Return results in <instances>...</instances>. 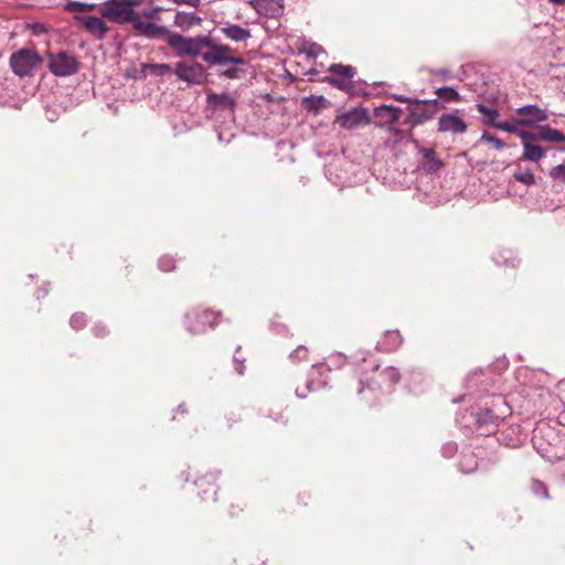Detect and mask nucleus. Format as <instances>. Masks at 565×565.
Masks as SVG:
<instances>
[{"label": "nucleus", "mask_w": 565, "mask_h": 565, "mask_svg": "<svg viewBox=\"0 0 565 565\" xmlns=\"http://www.w3.org/2000/svg\"><path fill=\"white\" fill-rule=\"evenodd\" d=\"M168 46L174 51L177 57H200L209 67L226 66V61L232 56V47L221 43L211 32L184 36L172 31L168 39Z\"/></svg>", "instance_id": "f257e3e1"}, {"label": "nucleus", "mask_w": 565, "mask_h": 565, "mask_svg": "<svg viewBox=\"0 0 565 565\" xmlns=\"http://www.w3.org/2000/svg\"><path fill=\"white\" fill-rule=\"evenodd\" d=\"M102 17L118 24L131 23L136 34L147 40H164L168 44V39L172 34V31L166 25L143 21L140 14L136 10L127 8L122 0H106Z\"/></svg>", "instance_id": "f03ea898"}, {"label": "nucleus", "mask_w": 565, "mask_h": 565, "mask_svg": "<svg viewBox=\"0 0 565 565\" xmlns=\"http://www.w3.org/2000/svg\"><path fill=\"white\" fill-rule=\"evenodd\" d=\"M534 447L543 458L551 462L562 460L565 457L563 436L553 427L541 424L534 430Z\"/></svg>", "instance_id": "7ed1b4c3"}, {"label": "nucleus", "mask_w": 565, "mask_h": 565, "mask_svg": "<svg viewBox=\"0 0 565 565\" xmlns=\"http://www.w3.org/2000/svg\"><path fill=\"white\" fill-rule=\"evenodd\" d=\"M445 108L446 106L438 99H420L414 97L406 107L407 115L404 119V124L414 129L431 120L438 111Z\"/></svg>", "instance_id": "20e7f679"}, {"label": "nucleus", "mask_w": 565, "mask_h": 565, "mask_svg": "<svg viewBox=\"0 0 565 565\" xmlns=\"http://www.w3.org/2000/svg\"><path fill=\"white\" fill-rule=\"evenodd\" d=\"M237 102L228 93H210L206 95V111L212 116H221L225 120L234 121Z\"/></svg>", "instance_id": "39448f33"}, {"label": "nucleus", "mask_w": 565, "mask_h": 565, "mask_svg": "<svg viewBox=\"0 0 565 565\" xmlns=\"http://www.w3.org/2000/svg\"><path fill=\"white\" fill-rule=\"evenodd\" d=\"M41 63V55L31 49H21L10 57V67L19 77L33 75Z\"/></svg>", "instance_id": "423d86ee"}, {"label": "nucleus", "mask_w": 565, "mask_h": 565, "mask_svg": "<svg viewBox=\"0 0 565 565\" xmlns=\"http://www.w3.org/2000/svg\"><path fill=\"white\" fill-rule=\"evenodd\" d=\"M173 74L188 85H202L206 82V72L203 64L198 61H179L174 64Z\"/></svg>", "instance_id": "0eeeda50"}, {"label": "nucleus", "mask_w": 565, "mask_h": 565, "mask_svg": "<svg viewBox=\"0 0 565 565\" xmlns=\"http://www.w3.org/2000/svg\"><path fill=\"white\" fill-rule=\"evenodd\" d=\"M218 312L211 310H192L184 316L185 329L192 334H200L217 324Z\"/></svg>", "instance_id": "6e6552de"}, {"label": "nucleus", "mask_w": 565, "mask_h": 565, "mask_svg": "<svg viewBox=\"0 0 565 565\" xmlns=\"http://www.w3.org/2000/svg\"><path fill=\"white\" fill-rule=\"evenodd\" d=\"M79 63L77 58L65 51L51 53L47 57V67L51 73L58 77L71 76L78 71Z\"/></svg>", "instance_id": "1a4fd4ad"}, {"label": "nucleus", "mask_w": 565, "mask_h": 565, "mask_svg": "<svg viewBox=\"0 0 565 565\" xmlns=\"http://www.w3.org/2000/svg\"><path fill=\"white\" fill-rule=\"evenodd\" d=\"M468 417L478 430L482 434H491L497 428L498 416H494L490 408H480L477 412L470 411L462 414V418Z\"/></svg>", "instance_id": "9d476101"}, {"label": "nucleus", "mask_w": 565, "mask_h": 565, "mask_svg": "<svg viewBox=\"0 0 565 565\" xmlns=\"http://www.w3.org/2000/svg\"><path fill=\"white\" fill-rule=\"evenodd\" d=\"M335 122L343 129H353L370 124L371 117L366 108L354 107L338 115Z\"/></svg>", "instance_id": "9b49d317"}, {"label": "nucleus", "mask_w": 565, "mask_h": 565, "mask_svg": "<svg viewBox=\"0 0 565 565\" xmlns=\"http://www.w3.org/2000/svg\"><path fill=\"white\" fill-rule=\"evenodd\" d=\"M520 139L523 146L522 160L537 162L543 158L547 148H543L536 143L537 141L533 131H521Z\"/></svg>", "instance_id": "f8f14e48"}, {"label": "nucleus", "mask_w": 565, "mask_h": 565, "mask_svg": "<svg viewBox=\"0 0 565 565\" xmlns=\"http://www.w3.org/2000/svg\"><path fill=\"white\" fill-rule=\"evenodd\" d=\"M466 121L457 114V111L445 113L438 118L437 131L441 134L462 135L467 131Z\"/></svg>", "instance_id": "ddd939ff"}, {"label": "nucleus", "mask_w": 565, "mask_h": 565, "mask_svg": "<svg viewBox=\"0 0 565 565\" xmlns=\"http://www.w3.org/2000/svg\"><path fill=\"white\" fill-rule=\"evenodd\" d=\"M247 65L248 62L244 57L233 55L226 61V66H222L216 75L226 79H243L247 75L245 68Z\"/></svg>", "instance_id": "4468645a"}, {"label": "nucleus", "mask_w": 565, "mask_h": 565, "mask_svg": "<svg viewBox=\"0 0 565 565\" xmlns=\"http://www.w3.org/2000/svg\"><path fill=\"white\" fill-rule=\"evenodd\" d=\"M526 437L520 425H509L498 430L497 440L508 448H518L523 445Z\"/></svg>", "instance_id": "2eb2a0df"}, {"label": "nucleus", "mask_w": 565, "mask_h": 565, "mask_svg": "<svg viewBox=\"0 0 565 565\" xmlns=\"http://www.w3.org/2000/svg\"><path fill=\"white\" fill-rule=\"evenodd\" d=\"M515 111L519 116V124L522 127H534L547 119L545 109L540 108L537 105H525L516 108Z\"/></svg>", "instance_id": "dca6fc26"}, {"label": "nucleus", "mask_w": 565, "mask_h": 565, "mask_svg": "<svg viewBox=\"0 0 565 565\" xmlns=\"http://www.w3.org/2000/svg\"><path fill=\"white\" fill-rule=\"evenodd\" d=\"M74 19L97 40H104L109 30L103 17L76 14Z\"/></svg>", "instance_id": "f3484780"}, {"label": "nucleus", "mask_w": 565, "mask_h": 565, "mask_svg": "<svg viewBox=\"0 0 565 565\" xmlns=\"http://www.w3.org/2000/svg\"><path fill=\"white\" fill-rule=\"evenodd\" d=\"M416 148L418 149V154L420 156L418 168L426 174L437 173L444 163L438 158L436 150L433 148H425L419 146Z\"/></svg>", "instance_id": "a211bd4d"}, {"label": "nucleus", "mask_w": 565, "mask_h": 565, "mask_svg": "<svg viewBox=\"0 0 565 565\" xmlns=\"http://www.w3.org/2000/svg\"><path fill=\"white\" fill-rule=\"evenodd\" d=\"M250 6L257 13L268 18H277L284 12L282 0H250Z\"/></svg>", "instance_id": "6ab92c4d"}, {"label": "nucleus", "mask_w": 565, "mask_h": 565, "mask_svg": "<svg viewBox=\"0 0 565 565\" xmlns=\"http://www.w3.org/2000/svg\"><path fill=\"white\" fill-rule=\"evenodd\" d=\"M403 109L397 106L382 104L374 108V116L383 119V122H376L377 127H385L386 124H395L401 119Z\"/></svg>", "instance_id": "aec40b11"}, {"label": "nucleus", "mask_w": 565, "mask_h": 565, "mask_svg": "<svg viewBox=\"0 0 565 565\" xmlns=\"http://www.w3.org/2000/svg\"><path fill=\"white\" fill-rule=\"evenodd\" d=\"M403 343V337L398 330L385 331L376 343V350L384 353L395 352Z\"/></svg>", "instance_id": "412c9836"}, {"label": "nucleus", "mask_w": 565, "mask_h": 565, "mask_svg": "<svg viewBox=\"0 0 565 565\" xmlns=\"http://www.w3.org/2000/svg\"><path fill=\"white\" fill-rule=\"evenodd\" d=\"M220 471L210 472L195 481V484L199 488H203L205 484L206 489L199 491V495L203 501L206 500H216L217 487L214 484V481L218 478Z\"/></svg>", "instance_id": "4be33fe9"}, {"label": "nucleus", "mask_w": 565, "mask_h": 565, "mask_svg": "<svg viewBox=\"0 0 565 565\" xmlns=\"http://www.w3.org/2000/svg\"><path fill=\"white\" fill-rule=\"evenodd\" d=\"M202 18L196 12L177 11L173 19V25L183 32L190 31L202 23Z\"/></svg>", "instance_id": "5701e85b"}, {"label": "nucleus", "mask_w": 565, "mask_h": 565, "mask_svg": "<svg viewBox=\"0 0 565 565\" xmlns=\"http://www.w3.org/2000/svg\"><path fill=\"white\" fill-rule=\"evenodd\" d=\"M387 131L390 132V137L384 141L386 148H394L403 141L411 142L415 147H418V140L413 138L412 132L407 135L404 130L393 126H388Z\"/></svg>", "instance_id": "b1692460"}, {"label": "nucleus", "mask_w": 565, "mask_h": 565, "mask_svg": "<svg viewBox=\"0 0 565 565\" xmlns=\"http://www.w3.org/2000/svg\"><path fill=\"white\" fill-rule=\"evenodd\" d=\"M321 82L327 83V84L331 85L332 87H335L340 90H344L350 96H355V95L367 96L369 95L367 92H365L362 88L356 87L355 85H353L352 82L342 81L338 77L324 76L321 78Z\"/></svg>", "instance_id": "393cba45"}, {"label": "nucleus", "mask_w": 565, "mask_h": 565, "mask_svg": "<svg viewBox=\"0 0 565 565\" xmlns=\"http://www.w3.org/2000/svg\"><path fill=\"white\" fill-rule=\"evenodd\" d=\"M221 31L225 38L234 42H246L252 36L249 29L228 22L221 28Z\"/></svg>", "instance_id": "a878e982"}, {"label": "nucleus", "mask_w": 565, "mask_h": 565, "mask_svg": "<svg viewBox=\"0 0 565 565\" xmlns=\"http://www.w3.org/2000/svg\"><path fill=\"white\" fill-rule=\"evenodd\" d=\"M302 107L313 115H318L322 108L330 105V102L323 95H309L302 98Z\"/></svg>", "instance_id": "bb28decb"}, {"label": "nucleus", "mask_w": 565, "mask_h": 565, "mask_svg": "<svg viewBox=\"0 0 565 565\" xmlns=\"http://www.w3.org/2000/svg\"><path fill=\"white\" fill-rule=\"evenodd\" d=\"M536 141H565V135L557 129L550 126H541L537 131H533Z\"/></svg>", "instance_id": "cd10ccee"}, {"label": "nucleus", "mask_w": 565, "mask_h": 565, "mask_svg": "<svg viewBox=\"0 0 565 565\" xmlns=\"http://www.w3.org/2000/svg\"><path fill=\"white\" fill-rule=\"evenodd\" d=\"M435 94L437 97L434 99H438L441 104L444 103H459L462 100L459 92L452 86H441L435 89Z\"/></svg>", "instance_id": "c85d7f7f"}, {"label": "nucleus", "mask_w": 565, "mask_h": 565, "mask_svg": "<svg viewBox=\"0 0 565 565\" xmlns=\"http://www.w3.org/2000/svg\"><path fill=\"white\" fill-rule=\"evenodd\" d=\"M477 110L483 115V122L490 127L497 128V125H499V116L500 113L497 108L490 107L486 104L479 103L476 105Z\"/></svg>", "instance_id": "c756f323"}, {"label": "nucleus", "mask_w": 565, "mask_h": 565, "mask_svg": "<svg viewBox=\"0 0 565 565\" xmlns=\"http://www.w3.org/2000/svg\"><path fill=\"white\" fill-rule=\"evenodd\" d=\"M328 71L330 73L338 75L337 76L338 78H340L342 81H347V82H352V78L356 74V70L352 65H344V64H337V63L331 64L329 66Z\"/></svg>", "instance_id": "7c9ffc66"}, {"label": "nucleus", "mask_w": 565, "mask_h": 565, "mask_svg": "<svg viewBox=\"0 0 565 565\" xmlns=\"http://www.w3.org/2000/svg\"><path fill=\"white\" fill-rule=\"evenodd\" d=\"M513 179L525 185H533L535 183V175L530 168L518 167L513 172Z\"/></svg>", "instance_id": "2f4dec72"}, {"label": "nucleus", "mask_w": 565, "mask_h": 565, "mask_svg": "<svg viewBox=\"0 0 565 565\" xmlns=\"http://www.w3.org/2000/svg\"><path fill=\"white\" fill-rule=\"evenodd\" d=\"M146 70H149L154 76H163L168 73H173V68L167 63H145L141 65V72L143 73Z\"/></svg>", "instance_id": "473e14b6"}, {"label": "nucleus", "mask_w": 565, "mask_h": 565, "mask_svg": "<svg viewBox=\"0 0 565 565\" xmlns=\"http://www.w3.org/2000/svg\"><path fill=\"white\" fill-rule=\"evenodd\" d=\"M382 380L384 383H387L390 386H395L401 381L399 370L393 365L385 367L381 373Z\"/></svg>", "instance_id": "72a5a7b5"}, {"label": "nucleus", "mask_w": 565, "mask_h": 565, "mask_svg": "<svg viewBox=\"0 0 565 565\" xmlns=\"http://www.w3.org/2000/svg\"><path fill=\"white\" fill-rule=\"evenodd\" d=\"M96 8V3H88L83 1H68L64 4V11L66 12H89Z\"/></svg>", "instance_id": "f704fd0d"}, {"label": "nucleus", "mask_w": 565, "mask_h": 565, "mask_svg": "<svg viewBox=\"0 0 565 565\" xmlns=\"http://www.w3.org/2000/svg\"><path fill=\"white\" fill-rule=\"evenodd\" d=\"M497 129L510 134H515L519 137L521 131H527L526 129L522 128L521 124H519V117L512 118L510 121H500L499 125H497Z\"/></svg>", "instance_id": "c9c22d12"}, {"label": "nucleus", "mask_w": 565, "mask_h": 565, "mask_svg": "<svg viewBox=\"0 0 565 565\" xmlns=\"http://www.w3.org/2000/svg\"><path fill=\"white\" fill-rule=\"evenodd\" d=\"M459 468L463 473H471L477 469V458L473 454H463L459 461Z\"/></svg>", "instance_id": "e433bc0d"}, {"label": "nucleus", "mask_w": 565, "mask_h": 565, "mask_svg": "<svg viewBox=\"0 0 565 565\" xmlns=\"http://www.w3.org/2000/svg\"><path fill=\"white\" fill-rule=\"evenodd\" d=\"M531 491L533 492L534 495L543 499H548L550 497L547 486L539 479H532Z\"/></svg>", "instance_id": "4c0bfd02"}, {"label": "nucleus", "mask_w": 565, "mask_h": 565, "mask_svg": "<svg viewBox=\"0 0 565 565\" xmlns=\"http://www.w3.org/2000/svg\"><path fill=\"white\" fill-rule=\"evenodd\" d=\"M479 142H487V143H489L495 150H502L503 147H504V141L502 139H500V138H498L495 136H492V135H490L487 131H484L481 135L478 143Z\"/></svg>", "instance_id": "58836bf2"}, {"label": "nucleus", "mask_w": 565, "mask_h": 565, "mask_svg": "<svg viewBox=\"0 0 565 565\" xmlns=\"http://www.w3.org/2000/svg\"><path fill=\"white\" fill-rule=\"evenodd\" d=\"M170 10L171 9H169V8H163V7H160V6H156V7H152V8L145 9L142 11V15L146 19H149L150 20L149 22L157 23L156 21H160L161 20L160 12H162V11H170Z\"/></svg>", "instance_id": "ea45409f"}, {"label": "nucleus", "mask_w": 565, "mask_h": 565, "mask_svg": "<svg viewBox=\"0 0 565 565\" xmlns=\"http://www.w3.org/2000/svg\"><path fill=\"white\" fill-rule=\"evenodd\" d=\"M306 47L301 50L308 57H318L319 55L324 53V49L315 42H306Z\"/></svg>", "instance_id": "a19ab883"}, {"label": "nucleus", "mask_w": 565, "mask_h": 565, "mask_svg": "<svg viewBox=\"0 0 565 565\" xmlns=\"http://www.w3.org/2000/svg\"><path fill=\"white\" fill-rule=\"evenodd\" d=\"M70 326L74 330H81L86 326V317L83 312L74 313L70 319Z\"/></svg>", "instance_id": "79ce46f5"}, {"label": "nucleus", "mask_w": 565, "mask_h": 565, "mask_svg": "<svg viewBox=\"0 0 565 565\" xmlns=\"http://www.w3.org/2000/svg\"><path fill=\"white\" fill-rule=\"evenodd\" d=\"M509 366V360L507 358H499L494 363H492L488 370L494 374H501Z\"/></svg>", "instance_id": "37998d69"}, {"label": "nucleus", "mask_w": 565, "mask_h": 565, "mask_svg": "<svg viewBox=\"0 0 565 565\" xmlns=\"http://www.w3.org/2000/svg\"><path fill=\"white\" fill-rule=\"evenodd\" d=\"M158 267L162 271H171L175 267V260L170 256H162L158 259Z\"/></svg>", "instance_id": "c03bdc74"}, {"label": "nucleus", "mask_w": 565, "mask_h": 565, "mask_svg": "<svg viewBox=\"0 0 565 565\" xmlns=\"http://www.w3.org/2000/svg\"><path fill=\"white\" fill-rule=\"evenodd\" d=\"M440 451L445 458H452L458 451V445L455 441H447L441 446Z\"/></svg>", "instance_id": "a18cd8bd"}, {"label": "nucleus", "mask_w": 565, "mask_h": 565, "mask_svg": "<svg viewBox=\"0 0 565 565\" xmlns=\"http://www.w3.org/2000/svg\"><path fill=\"white\" fill-rule=\"evenodd\" d=\"M550 175L554 180L565 181V163H559L550 171Z\"/></svg>", "instance_id": "49530a36"}, {"label": "nucleus", "mask_w": 565, "mask_h": 565, "mask_svg": "<svg viewBox=\"0 0 565 565\" xmlns=\"http://www.w3.org/2000/svg\"><path fill=\"white\" fill-rule=\"evenodd\" d=\"M486 369L483 367H477L475 370H472L465 379V384H466V387L468 388H472L473 384L472 382L475 381V379L478 376V375H482L483 372H484Z\"/></svg>", "instance_id": "de8ad7c7"}, {"label": "nucleus", "mask_w": 565, "mask_h": 565, "mask_svg": "<svg viewBox=\"0 0 565 565\" xmlns=\"http://www.w3.org/2000/svg\"><path fill=\"white\" fill-rule=\"evenodd\" d=\"M308 350L305 345H298L290 354V359L294 361H301L306 359Z\"/></svg>", "instance_id": "09e8293b"}, {"label": "nucleus", "mask_w": 565, "mask_h": 565, "mask_svg": "<svg viewBox=\"0 0 565 565\" xmlns=\"http://www.w3.org/2000/svg\"><path fill=\"white\" fill-rule=\"evenodd\" d=\"M430 74L439 76L443 81H448L452 78L450 70L445 67L430 70Z\"/></svg>", "instance_id": "8fccbe9b"}, {"label": "nucleus", "mask_w": 565, "mask_h": 565, "mask_svg": "<svg viewBox=\"0 0 565 565\" xmlns=\"http://www.w3.org/2000/svg\"><path fill=\"white\" fill-rule=\"evenodd\" d=\"M313 390V381L311 379L307 380L306 382V390L301 391L300 388H296V395L299 398H305L307 396L308 392H311Z\"/></svg>", "instance_id": "3c124183"}, {"label": "nucleus", "mask_w": 565, "mask_h": 565, "mask_svg": "<svg viewBox=\"0 0 565 565\" xmlns=\"http://www.w3.org/2000/svg\"><path fill=\"white\" fill-rule=\"evenodd\" d=\"M561 206V201L558 203H555L552 199H545L543 201L542 209L546 211H555Z\"/></svg>", "instance_id": "603ef678"}, {"label": "nucleus", "mask_w": 565, "mask_h": 565, "mask_svg": "<svg viewBox=\"0 0 565 565\" xmlns=\"http://www.w3.org/2000/svg\"><path fill=\"white\" fill-rule=\"evenodd\" d=\"M50 286H51L50 282H44L41 287H39L38 290L35 291L36 299L40 300V299L46 297V295L50 291Z\"/></svg>", "instance_id": "864d4df0"}, {"label": "nucleus", "mask_w": 565, "mask_h": 565, "mask_svg": "<svg viewBox=\"0 0 565 565\" xmlns=\"http://www.w3.org/2000/svg\"><path fill=\"white\" fill-rule=\"evenodd\" d=\"M93 333L95 334V337L102 338L107 333L106 327L103 326L102 323H97L93 328Z\"/></svg>", "instance_id": "5fc2aeb1"}, {"label": "nucleus", "mask_w": 565, "mask_h": 565, "mask_svg": "<svg viewBox=\"0 0 565 565\" xmlns=\"http://www.w3.org/2000/svg\"><path fill=\"white\" fill-rule=\"evenodd\" d=\"M390 96H391V98H393L396 102L407 103L408 105L411 104V102L414 98V97H408V96H405V95H402V94H391Z\"/></svg>", "instance_id": "6e6d98bb"}, {"label": "nucleus", "mask_w": 565, "mask_h": 565, "mask_svg": "<svg viewBox=\"0 0 565 565\" xmlns=\"http://www.w3.org/2000/svg\"><path fill=\"white\" fill-rule=\"evenodd\" d=\"M233 361L234 363L238 364V366H236V371L239 375H243L244 374V371H245V366H244V359H238L236 355L233 356Z\"/></svg>", "instance_id": "4d7b16f0"}, {"label": "nucleus", "mask_w": 565, "mask_h": 565, "mask_svg": "<svg viewBox=\"0 0 565 565\" xmlns=\"http://www.w3.org/2000/svg\"><path fill=\"white\" fill-rule=\"evenodd\" d=\"M127 8H130L131 10H135V8L139 7L142 2V0H122Z\"/></svg>", "instance_id": "13d9d810"}, {"label": "nucleus", "mask_w": 565, "mask_h": 565, "mask_svg": "<svg viewBox=\"0 0 565 565\" xmlns=\"http://www.w3.org/2000/svg\"><path fill=\"white\" fill-rule=\"evenodd\" d=\"M175 411H177V412H180V413H186V409H185V407H184V404H180V405L177 407V409H175Z\"/></svg>", "instance_id": "bf43d9fd"}, {"label": "nucleus", "mask_w": 565, "mask_h": 565, "mask_svg": "<svg viewBox=\"0 0 565 565\" xmlns=\"http://www.w3.org/2000/svg\"><path fill=\"white\" fill-rule=\"evenodd\" d=\"M463 398H465V395H461V396H459V397H457V398H454V399H452V403H454V404L461 403V402L463 401Z\"/></svg>", "instance_id": "052dcab7"}, {"label": "nucleus", "mask_w": 565, "mask_h": 565, "mask_svg": "<svg viewBox=\"0 0 565 565\" xmlns=\"http://www.w3.org/2000/svg\"><path fill=\"white\" fill-rule=\"evenodd\" d=\"M363 390H364V383L361 382V388L358 391V393L361 394L363 392Z\"/></svg>", "instance_id": "680f3d73"}, {"label": "nucleus", "mask_w": 565, "mask_h": 565, "mask_svg": "<svg viewBox=\"0 0 565 565\" xmlns=\"http://www.w3.org/2000/svg\"><path fill=\"white\" fill-rule=\"evenodd\" d=\"M241 350V345H237L235 351L238 352Z\"/></svg>", "instance_id": "e2e57ef3"}]
</instances>
